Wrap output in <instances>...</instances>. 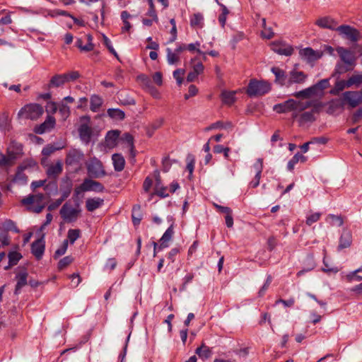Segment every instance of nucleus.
I'll return each instance as SVG.
<instances>
[{"mask_svg":"<svg viewBox=\"0 0 362 362\" xmlns=\"http://www.w3.org/2000/svg\"><path fill=\"white\" fill-rule=\"evenodd\" d=\"M271 71L275 76V83L286 88L291 87L293 85H302L308 77L307 74L296 67L288 72H286L277 66L272 67Z\"/></svg>","mask_w":362,"mask_h":362,"instance_id":"f257e3e1","label":"nucleus"},{"mask_svg":"<svg viewBox=\"0 0 362 362\" xmlns=\"http://www.w3.org/2000/svg\"><path fill=\"white\" fill-rule=\"evenodd\" d=\"M336 50L339 56L340 61L336 64L335 72L342 74L353 70L356 64L354 53L342 47H338Z\"/></svg>","mask_w":362,"mask_h":362,"instance_id":"f03ea898","label":"nucleus"},{"mask_svg":"<svg viewBox=\"0 0 362 362\" xmlns=\"http://www.w3.org/2000/svg\"><path fill=\"white\" fill-rule=\"evenodd\" d=\"M22 203L26 206L30 211L40 213L45 208L47 200L42 194L30 195L22 200Z\"/></svg>","mask_w":362,"mask_h":362,"instance_id":"7ed1b4c3","label":"nucleus"},{"mask_svg":"<svg viewBox=\"0 0 362 362\" xmlns=\"http://www.w3.org/2000/svg\"><path fill=\"white\" fill-rule=\"evenodd\" d=\"M44 110L42 105L37 103H30L23 107L18 113L20 118L36 120L42 115Z\"/></svg>","mask_w":362,"mask_h":362,"instance_id":"20e7f679","label":"nucleus"},{"mask_svg":"<svg viewBox=\"0 0 362 362\" xmlns=\"http://www.w3.org/2000/svg\"><path fill=\"white\" fill-rule=\"evenodd\" d=\"M271 90V85L267 81L252 80L247 87V93L250 96L262 95Z\"/></svg>","mask_w":362,"mask_h":362,"instance_id":"39448f33","label":"nucleus"},{"mask_svg":"<svg viewBox=\"0 0 362 362\" xmlns=\"http://www.w3.org/2000/svg\"><path fill=\"white\" fill-rule=\"evenodd\" d=\"M36 165V162L33 159H28L23 161V163L18 168L17 172L12 181L20 185L26 184L27 177L23 173L24 170L28 168H34Z\"/></svg>","mask_w":362,"mask_h":362,"instance_id":"423d86ee","label":"nucleus"},{"mask_svg":"<svg viewBox=\"0 0 362 362\" xmlns=\"http://www.w3.org/2000/svg\"><path fill=\"white\" fill-rule=\"evenodd\" d=\"M103 190L104 187L100 182L90 179H85L81 185L75 188V193L78 195L83 192L93 191L101 192Z\"/></svg>","mask_w":362,"mask_h":362,"instance_id":"0eeeda50","label":"nucleus"},{"mask_svg":"<svg viewBox=\"0 0 362 362\" xmlns=\"http://www.w3.org/2000/svg\"><path fill=\"white\" fill-rule=\"evenodd\" d=\"M336 31L343 37L352 42H357L360 38V32L357 29L348 25H342L337 27Z\"/></svg>","mask_w":362,"mask_h":362,"instance_id":"6e6552de","label":"nucleus"},{"mask_svg":"<svg viewBox=\"0 0 362 362\" xmlns=\"http://www.w3.org/2000/svg\"><path fill=\"white\" fill-rule=\"evenodd\" d=\"M80 212L81 210L78 207H73L67 203L64 204L60 210L61 216L67 222L76 221L78 217Z\"/></svg>","mask_w":362,"mask_h":362,"instance_id":"1a4fd4ad","label":"nucleus"},{"mask_svg":"<svg viewBox=\"0 0 362 362\" xmlns=\"http://www.w3.org/2000/svg\"><path fill=\"white\" fill-rule=\"evenodd\" d=\"M81 125L78 127V134L81 139L88 144L92 136V129L90 126V117H82L81 118Z\"/></svg>","mask_w":362,"mask_h":362,"instance_id":"9d476101","label":"nucleus"},{"mask_svg":"<svg viewBox=\"0 0 362 362\" xmlns=\"http://www.w3.org/2000/svg\"><path fill=\"white\" fill-rule=\"evenodd\" d=\"M88 174L95 178H99L105 175V171L103 168L102 163L97 158L90 160L87 165Z\"/></svg>","mask_w":362,"mask_h":362,"instance_id":"9b49d317","label":"nucleus"},{"mask_svg":"<svg viewBox=\"0 0 362 362\" xmlns=\"http://www.w3.org/2000/svg\"><path fill=\"white\" fill-rule=\"evenodd\" d=\"M344 104L347 103L351 107H355L362 103V91H346L341 98Z\"/></svg>","mask_w":362,"mask_h":362,"instance_id":"f8f14e48","label":"nucleus"},{"mask_svg":"<svg viewBox=\"0 0 362 362\" xmlns=\"http://www.w3.org/2000/svg\"><path fill=\"white\" fill-rule=\"evenodd\" d=\"M154 177L156 179L154 192L149 194L148 201H151L155 194L160 197H166L168 196V194L166 192L167 187L162 185L158 171L156 170L154 172Z\"/></svg>","mask_w":362,"mask_h":362,"instance_id":"ddd939ff","label":"nucleus"},{"mask_svg":"<svg viewBox=\"0 0 362 362\" xmlns=\"http://www.w3.org/2000/svg\"><path fill=\"white\" fill-rule=\"evenodd\" d=\"M83 152L76 148L69 151L66 158V164L69 165H78L83 160Z\"/></svg>","mask_w":362,"mask_h":362,"instance_id":"4468645a","label":"nucleus"},{"mask_svg":"<svg viewBox=\"0 0 362 362\" xmlns=\"http://www.w3.org/2000/svg\"><path fill=\"white\" fill-rule=\"evenodd\" d=\"M271 49L281 55L290 56L293 53V48L285 43L281 42H272L270 45Z\"/></svg>","mask_w":362,"mask_h":362,"instance_id":"2eb2a0df","label":"nucleus"},{"mask_svg":"<svg viewBox=\"0 0 362 362\" xmlns=\"http://www.w3.org/2000/svg\"><path fill=\"white\" fill-rule=\"evenodd\" d=\"M173 233V226L171 225L160 239V245L158 246L157 243H154V256L157 248L162 249L168 246V242L171 240Z\"/></svg>","mask_w":362,"mask_h":362,"instance_id":"dca6fc26","label":"nucleus"},{"mask_svg":"<svg viewBox=\"0 0 362 362\" xmlns=\"http://www.w3.org/2000/svg\"><path fill=\"white\" fill-rule=\"evenodd\" d=\"M299 54L300 57L308 62H314L321 57V54L319 52H315L309 47L300 49Z\"/></svg>","mask_w":362,"mask_h":362,"instance_id":"f3484780","label":"nucleus"},{"mask_svg":"<svg viewBox=\"0 0 362 362\" xmlns=\"http://www.w3.org/2000/svg\"><path fill=\"white\" fill-rule=\"evenodd\" d=\"M55 119L53 116H47L45 122L40 126L35 127V132L37 134H42L45 132L50 131L55 126Z\"/></svg>","mask_w":362,"mask_h":362,"instance_id":"a211bd4d","label":"nucleus"},{"mask_svg":"<svg viewBox=\"0 0 362 362\" xmlns=\"http://www.w3.org/2000/svg\"><path fill=\"white\" fill-rule=\"evenodd\" d=\"M45 245L43 238H41L32 243V253L37 259L42 258L45 252Z\"/></svg>","mask_w":362,"mask_h":362,"instance_id":"6ab92c4d","label":"nucleus"},{"mask_svg":"<svg viewBox=\"0 0 362 362\" xmlns=\"http://www.w3.org/2000/svg\"><path fill=\"white\" fill-rule=\"evenodd\" d=\"M315 24L322 28H327L332 30H336L337 28V21L328 16L320 18L316 21Z\"/></svg>","mask_w":362,"mask_h":362,"instance_id":"aec40b11","label":"nucleus"},{"mask_svg":"<svg viewBox=\"0 0 362 362\" xmlns=\"http://www.w3.org/2000/svg\"><path fill=\"white\" fill-rule=\"evenodd\" d=\"M325 105L327 107L326 112L329 115H332L339 110H341L344 103L341 98H337L328 102Z\"/></svg>","mask_w":362,"mask_h":362,"instance_id":"412c9836","label":"nucleus"},{"mask_svg":"<svg viewBox=\"0 0 362 362\" xmlns=\"http://www.w3.org/2000/svg\"><path fill=\"white\" fill-rule=\"evenodd\" d=\"M62 161L57 160L55 163H52L47 166L46 173L48 177L55 178L62 173Z\"/></svg>","mask_w":362,"mask_h":362,"instance_id":"4be33fe9","label":"nucleus"},{"mask_svg":"<svg viewBox=\"0 0 362 362\" xmlns=\"http://www.w3.org/2000/svg\"><path fill=\"white\" fill-rule=\"evenodd\" d=\"M104 204L103 199L99 197L88 198L86 201V207L88 211H93Z\"/></svg>","mask_w":362,"mask_h":362,"instance_id":"5701e85b","label":"nucleus"},{"mask_svg":"<svg viewBox=\"0 0 362 362\" xmlns=\"http://www.w3.org/2000/svg\"><path fill=\"white\" fill-rule=\"evenodd\" d=\"M293 104H294V100L289 99L282 103L275 105L274 106V110H275L277 113H285L287 112L293 111Z\"/></svg>","mask_w":362,"mask_h":362,"instance_id":"b1692460","label":"nucleus"},{"mask_svg":"<svg viewBox=\"0 0 362 362\" xmlns=\"http://www.w3.org/2000/svg\"><path fill=\"white\" fill-rule=\"evenodd\" d=\"M119 136L118 130L109 131L105 136V144L108 148H113L117 144Z\"/></svg>","mask_w":362,"mask_h":362,"instance_id":"393cba45","label":"nucleus"},{"mask_svg":"<svg viewBox=\"0 0 362 362\" xmlns=\"http://www.w3.org/2000/svg\"><path fill=\"white\" fill-rule=\"evenodd\" d=\"M311 105V102L296 101L294 100V104H293V107H292L293 117H296L300 112L310 107Z\"/></svg>","mask_w":362,"mask_h":362,"instance_id":"a878e982","label":"nucleus"},{"mask_svg":"<svg viewBox=\"0 0 362 362\" xmlns=\"http://www.w3.org/2000/svg\"><path fill=\"white\" fill-rule=\"evenodd\" d=\"M112 160L114 165V168L116 171H122L125 165V160L124 157L119 153H115L112 156Z\"/></svg>","mask_w":362,"mask_h":362,"instance_id":"bb28decb","label":"nucleus"},{"mask_svg":"<svg viewBox=\"0 0 362 362\" xmlns=\"http://www.w3.org/2000/svg\"><path fill=\"white\" fill-rule=\"evenodd\" d=\"M103 103V98L98 95H93L90 98V109L91 111L98 112Z\"/></svg>","mask_w":362,"mask_h":362,"instance_id":"cd10ccee","label":"nucleus"},{"mask_svg":"<svg viewBox=\"0 0 362 362\" xmlns=\"http://www.w3.org/2000/svg\"><path fill=\"white\" fill-rule=\"evenodd\" d=\"M351 233L347 230L344 231L340 237L339 248H346L351 245Z\"/></svg>","mask_w":362,"mask_h":362,"instance_id":"c85d7f7f","label":"nucleus"},{"mask_svg":"<svg viewBox=\"0 0 362 362\" xmlns=\"http://www.w3.org/2000/svg\"><path fill=\"white\" fill-rule=\"evenodd\" d=\"M166 58L168 64L170 65H177L180 62V55L173 51L170 48L166 49Z\"/></svg>","mask_w":362,"mask_h":362,"instance_id":"c756f323","label":"nucleus"},{"mask_svg":"<svg viewBox=\"0 0 362 362\" xmlns=\"http://www.w3.org/2000/svg\"><path fill=\"white\" fill-rule=\"evenodd\" d=\"M28 273L25 271L19 272L16 278L17 284L16 286V293H17L24 286L27 284Z\"/></svg>","mask_w":362,"mask_h":362,"instance_id":"7c9ffc66","label":"nucleus"},{"mask_svg":"<svg viewBox=\"0 0 362 362\" xmlns=\"http://www.w3.org/2000/svg\"><path fill=\"white\" fill-rule=\"evenodd\" d=\"M314 95H317V94H316L313 86L308 88L303 89L300 91L296 92L293 94V96L296 98H309Z\"/></svg>","mask_w":362,"mask_h":362,"instance_id":"2f4dec72","label":"nucleus"},{"mask_svg":"<svg viewBox=\"0 0 362 362\" xmlns=\"http://www.w3.org/2000/svg\"><path fill=\"white\" fill-rule=\"evenodd\" d=\"M66 83L64 74H59L53 76L49 83V87H59Z\"/></svg>","mask_w":362,"mask_h":362,"instance_id":"473e14b6","label":"nucleus"},{"mask_svg":"<svg viewBox=\"0 0 362 362\" xmlns=\"http://www.w3.org/2000/svg\"><path fill=\"white\" fill-rule=\"evenodd\" d=\"M107 112L110 117L116 120H122L125 117L124 112L117 108H110L107 110Z\"/></svg>","mask_w":362,"mask_h":362,"instance_id":"72a5a7b5","label":"nucleus"},{"mask_svg":"<svg viewBox=\"0 0 362 362\" xmlns=\"http://www.w3.org/2000/svg\"><path fill=\"white\" fill-rule=\"evenodd\" d=\"M326 221L333 226H341L343 225V219L340 216L329 214L326 217Z\"/></svg>","mask_w":362,"mask_h":362,"instance_id":"f704fd0d","label":"nucleus"},{"mask_svg":"<svg viewBox=\"0 0 362 362\" xmlns=\"http://www.w3.org/2000/svg\"><path fill=\"white\" fill-rule=\"evenodd\" d=\"M196 354L202 358L206 359L211 356V350L205 345H202L196 350Z\"/></svg>","mask_w":362,"mask_h":362,"instance_id":"c9c22d12","label":"nucleus"},{"mask_svg":"<svg viewBox=\"0 0 362 362\" xmlns=\"http://www.w3.org/2000/svg\"><path fill=\"white\" fill-rule=\"evenodd\" d=\"M71 189L72 184L71 181L66 180V182H64V185H62L60 188L62 199H65L70 195Z\"/></svg>","mask_w":362,"mask_h":362,"instance_id":"e433bc0d","label":"nucleus"},{"mask_svg":"<svg viewBox=\"0 0 362 362\" xmlns=\"http://www.w3.org/2000/svg\"><path fill=\"white\" fill-rule=\"evenodd\" d=\"M122 140L127 145V148H129L132 156H134L133 136L130 134L126 133L122 136Z\"/></svg>","mask_w":362,"mask_h":362,"instance_id":"4c0bfd02","label":"nucleus"},{"mask_svg":"<svg viewBox=\"0 0 362 362\" xmlns=\"http://www.w3.org/2000/svg\"><path fill=\"white\" fill-rule=\"evenodd\" d=\"M197 59H198L197 57H195L191 59L190 62L192 64V71H194V73H197L198 75H199L203 73V71L204 70V66L202 62H196L197 61Z\"/></svg>","mask_w":362,"mask_h":362,"instance_id":"58836bf2","label":"nucleus"},{"mask_svg":"<svg viewBox=\"0 0 362 362\" xmlns=\"http://www.w3.org/2000/svg\"><path fill=\"white\" fill-rule=\"evenodd\" d=\"M348 87L358 86L362 83V74L352 75L348 80Z\"/></svg>","mask_w":362,"mask_h":362,"instance_id":"ea45409f","label":"nucleus"},{"mask_svg":"<svg viewBox=\"0 0 362 362\" xmlns=\"http://www.w3.org/2000/svg\"><path fill=\"white\" fill-rule=\"evenodd\" d=\"M204 17L201 13L194 14L190 19V25L192 27H200L203 26Z\"/></svg>","mask_w":362,"mask_h":362,"instance_id":"a19ab883","label":"nucleus"},{"mask_svg":"<svg viewBox=\"0 0 362 362\" xmlns=\"http://www.w3.org/2000/svg\"><path fill=\"white\" fill-rule=\"evenodd\" d=\"M329 85V79H322L313 85V87L317 95L321 93L323 90L327 88Z\"/></svg>","mask_w":362,"mask_h":362,"instance_id":"79ce46f5","label":"nucleus"},{"mask_svg":"<svg viewBox=\"0 0 362 362\" xmlns=\"http://www.w3.org/2000/svg\"><path fill=\"white\" fill-rule=\"evenodd\" d=\"M235 92L223 91L221 94L223 102L227 105H231L235 101Z\"/></svg>","mask_w":362,"mask_h":362,"instance_id":"37998d69","label":"nucleus"},{"mask_svg":"<svg viewBox=\"0 0 362 362\" xmlns=\"http://www.w3.org/2000/svg\"><path fill=\"white\" fill-rule=\"evenodd\" d=\"M348 87V81H337L334 88L331 90V93L336 95Z\"/></svg>","mask_w":362,"mask_h":362,"instance_id":"c03bdc74","label":"nucleus"},{"mask_svg":"<svg viewBox=\"0 0 362 362\" xmlns=\"http://www.w3.org/2000/svg\"><path fill=\"white\" fill-rule=\"evenodd\" d=\"M322 216V214L320 212L311 213L308 215L305 220V223L310 226L314 223L318 221Z\"/></svg>","mask_w":362,"mask_h":362,"instance_id":"a18cd8bd","label":"nucleus"},{"mask_svg":"<svg viewBox=\"0 0 362 362\" xmlns=\"http://www.w3.org/2000/svg\"><path fill=\"white\" fill-rule=\"evenodd\" d=\"M262 26L263 30L262 31V35L263 37L267 39H270L274 36V33L271 28H267L266 26V21L265 19H262Z\"/></svg>","mask_w":362,"mask_h":362,"instance_id":"49530a36","label":"nucleus"},{"mask_svg":"<svg viewBox=\"0 0 362 362\" xmlns=\"http://www.w3.org/2000/svg\"><path fill=\"white\" fill-rule=\"evenodd\" d=\"M22 257L21 255L17 252H11L8 254L9 265H16L20 259Z\"/></svg>","mask_w":362,"mask_h":362,"instance_id":"de8ad7c7","label":"nucleus"},{"mask_svg":"<svg viewBox=\"0 0 362 362\" xmlns=\"http://www.w3.org/2000/svg\"><path fill=\"white\" fill-rule=\"evenodd\" d=\"M185 74L184 69H177L173 71V77L178 85H181L183 81V76Z\"/></svg>","mask_w":362,"mask_h":362,"instance_id":"09e8293b","label":"nucleus"},{"mask_svg":"<svg viewBox=\"0 0 362 362\" xmlns=\"http://www.w3.org/2000/svg\"><path fill=\"white\" fill-rule=\"evenodd\" d=\"M68 240L73 244L80 236V230L78 229H70L68 231Z\"/></svg>","mask_w":362,"mask_h":362,"instance_id":"8fccbe9b","label":"nucleus"},{"mask_svg":"<svg viewBox=\"0 0 362 362\" xmlns=\"http://www.w3.org/2000/svg\"><path fill=\"white\" fill-rule=\"evenodd\" d=\"M316 112L315 110H313L310 112H305L300 115V120L303 122H312L315 119L314 114Z\"/></svg>","mask_w":362,"mask_h":362,"instance_id":"3c124183","label":"nucleus"},{"mask_svg":"<svg viewBox=\"0 0 362 362\" xmlns=\"http://www.w3.org/2000/svg\"><path fill=\"white\" fill-rule=\"evenodd\" d=\"M214 151L216 153H223L224 157L227 159L229 158L230 148L228 147H223L221 145H216L214 147Z\"/></svg>","mask_w":362,"mask_h":362,"instance_id":"603ef678","label":"nucleus"},{"mask_svg":"<svg viewBox=\"0 0 362 362\" xmlns=\"http://www.w3.org/2000/svg\"><path fill=\"white\" fill-rule=\"evenodd\" d=\"M59 112L62 119L65 120L70 115V108L63 103L59 105Z\"/></svg>","mask_w":362,"mask_h":362,"instance_id":"864d4df0","label":"nucleus"},{"mask_svg":"<svg viewBox=\"0 0 362 362\" xmlns=\"http://www.w3.org/2000/svg\"><path fill=\"white\" fill-rule=\"evenodd\" d=\"M357 274L355 271L351 272L346 275L345 279L349 283L360 281L362 280V276L357 275Z\"/></svg>","mask_w":362,"mask_h":362,"instance_id":"5fc2aeb1","label":"nucleus"},{"mask_svg":"<svg viewBox=\"0 0 362 362\" xmlns=\"http://www.w3.org/2000/svg\"><path fill=\"white\" fill-rule=\"evenodd\" d=\"M68 244H69V240H64L63 243L62 244V245L56 250V252L54 253V257H58L62 256L64 254H65V252H66L67 248H68Z\"/></svg>","mask_w":362,"mask_h":362,"instance_id":"6e6d98bb","label":"nucleus"},{"mask_svg":"<svg viewBox=\"0 0 362 362\" xmlns=\"http://www.w3.org/2000/svg\"><path fill=\"white\" fill-rule=\"evenodd\" d=\"M102 37H103V43L107 47V48L109 49V51L112 54H114L116 57H118L117 53L116 52V51L113 48V47L112 45V42L110 40V39L105 35H104V34L102 35Z\"/></svg>","mask_w":362,"mask_h":362,"instance_id":"4d7b16f0","label":"nucleus"},{"mask_svg":"<svg viewBox=\"0 0 362 362\" xmlns=\"http://www.w3.org/2000/svg\"><path fill=\"white\" fill-rule=\"evenodd\" d=\"M211 127L215 129H231L232 124L230 122H223L221 121H218L215 123L211 124Z\"/></svg>","mask_w":362,"mask_h":362,"instance_id":"13d9d810","label":"nucleus"},{"mask_svg":"<svg viewBox=\"0 0 362 362\" xmlns=\"http://www.w3.org/2000/svg\"><path fill=\"white\" fill-rule=\"evenodd\" d=\"M138 80L141 83L144 88L147 89L148 88H151V82L147 76L141 74L138 76Z\"/></svg>","mask_w":362,"mask_h":362,"instance_id":"bf43d9fd","label":"nucleus"},{"mask_svg":"<svg viewBox=\"0 0 362 362\" xmlns=\"http://www.w3.org/2000/svg\"><path fill=\"white\" fill-rule=\"evenodd\" d=\"M73 262V258L70 256H66L62 258L58 264L59 269H63Z\"/></svg>","mask_w":362,"mask_h":362,"instance_id":"052dcab7","label":"nucleus"},{"mask_svg":"<svg viewBox=\"0 0 362 362\" xmlns=\"http://www.w3.org/2000/svg\"><path fill=\"white\" fill-rule=\"evenodd\" d=\"M141 216L139 214V206H134L132 213V221L134 225L139 223Z\"/></svg>","mask_w":362,"mask_h":362,"instance_id":"680f3d73","label":"nucleus"},{"mask_svg":"<svg viewBox=\"0 0 362 362\" xmlns=\"http://www.w3.org/2000/svg\"><path fill=\"white\" fill-rule=\"evenodd\" d=\"M201 44L199 42L197 41L194 43H190L187 45V49L191 52H196L198 54L202 52L200 49Z\"/></svg>","mask_w":362,"mask_h":362,"instance_id":"e2e57ef3","label":"nucleus"},{"mask_svg":"<svg viewBox=\"0 0 362 362\" xmlns=\"http://www.w3.org/2000/svg\"><path fill=\"white\" fill-rule=\"evenodd\" d=\"M253 168L256 172V175H261L263 169V160L262 158H258L254 164Z\"/></svg>","mask_w":362,"mask_h":362,"instance_id":"0e129e2a","label":"nucleus"},{"mask_svg":"<svg viewBox=\"0 0 362 362\" xmlns=\"http://www.w3.org/2000/svg\"><path fill=\"white\" fill-rule=\"evenodd\" d=\"M153 185V180L149 177H147L143 183V190L144 192L148 193Z\"/></svg>","mask_w":362,"mask_h":362,"instance_id":"69168bd1","label":"nucleus"},{"mask_svg":"<svg viewBox=\"0 0 362 362\" xmlns=\"http://www.w3.org/2000/svg\"><path fill=\"white\" fill-rule=\"evenodd\" d=\"M187 169L188 170L190 175L192 174L194 167V159L192 156H189L187 158Z\"/></svg>","mask_w":362,"mask_h":362,"instance_id":"338daca9","label":"nucleus"},{"mask_svg":"<svg viewBox=\"0 0 362 362\" xmlns=\"http://www.w3.org/2000/svg\"><path fill=\"white\" fill-rule=\"evenodd\" d=\"M153 80L155 83L158 86H161L163 84V75L160 72H156L153 76Z\"/></svg>","mask_w":362,"mask_h":362,"instance_id":"774afa93","label":"nucleus"}]
</instances>
